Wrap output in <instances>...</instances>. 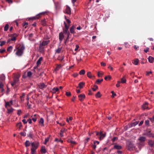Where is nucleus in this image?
<instances>
[{"label":"nucleus","instance_id":"1","mask_svg":"<svg viewBox=\"0 0 154 154\" xmlns=\"http://www.w3.org/2000/svg\"><path fill=\"white\" fill-rule=\"evenodd\" d=\"M25 49V47L23 45H20V47L17 48L15 54L18 57H21L23 54Z\"/></svg>","mask_w":154,"mask_h":154},{"label":"nucleus","instance_id":"2","mask_svg":"<svg viewBox=\"0 0 154 154\" xmlns=\"http://www.w3.org/2000/svg\"><path fill=\"white\" fill-rule=\"evenodd\" d=\"M126 147L128 150L130 151L133 150L134 148V145L130 141H128L126 143Z\"/></svg>","mask_w":154,"mask_h":154},{"label":"nucleus","instance_id":"3","mask_svg":"<svg viewBox=\"0 0 154 154\" xmlns=\"http://www.w3.org/2000/svg\"><path fill=\"white\" fill-rule=\"evenodd\" d=\"M45 13L46 12H45L40 13L39 14H37L35 16L31 18V19L32 20H35L36 19H38L41 17V16L42 15H44Z\"/></svg>","mask_w":154,"mask_h":154},{"label":"nucleus","instance_id":"4","mask_svg":"<svg viewBox=\"0 0 154 154\" xmlns=\"http://www.w3.org/2000/svg\"><path fill=\"white\" fill-rule=\"evenodd\" d=\"M31 145L32 147V148L37 149L39 146V143L38 142L35 141L32 143Z\"/></svg>","mask_w":154,"mask_h":154},{"label":"nucleus","instance_id":"5","mask_svg":"<svg viewBox=\"0 0 154 154\" xmlns=\"http://www.w3.org/2000/svg\"><path fill=\"white\" fill-rule=\"evenodd\" d=\"M18 36V35L16 33H14L11 34V40L12 41H15L16 39V37Z\"/></svg>","mask_w":154,"mask_h":154},{"label":"nucleus","instance_id":"6","mask_svg":"<svg viewBox=\"0 0 154 154\" xmlns=\"http://www.w3.org/2000/svg\"><path fill=\"white\" fill-rule=\"evenodd\" d=\"M50 40L43 41L42 43H40V44L44 46L46 45L50 42Z\"/></svg>","mask_w":154,"mask_h":154},{"label":"nucleus","instance_id":"7","mask_svg":"<svg viewBox=\"0 0 154 154\" xmlns=\"http://www.w3.org/2000/svg\"><path fill=\"white\" fill-rule=\"evenodd\" d=\"M106 136V133H103L101 131L99 137V140H103Z\"/></svg>","mask_w":154,"mask_h":154},{"label":"nucleus","instance_id":"8","mask_svg":"<svg viewBox=\"0 0 154 154\" xmlns=\"http://www.w3.org/2000/svg\"><path fill=\"white\" fill-rule=\"evenodd\" d=\"M76 28L73 25L70 28V32L72 34L75 33V30Z\"/></svg>","mask_w":154,"mask_h":154},{"label":"nucleus","instance_id":"9","mask_svg":"<svg viewBox=\"0 0 154 154\" xmlns=\"http://www.w3.org/2000/svg\"><path fill=\"white\" fill-rule=\"evenodd\" d=\"M65 13L68 14H71V9L69 6H66Z\"/></svg>","mask_w":154,"mask_h":154},{"label":"nucleus","instance_id":"10","mask_svg":"<svg viewBox=\"0 0 154 154\" xmlns=\"http://www.w3.org/2000/svg\"><path fill=\"white\" fill-rule=\"evenodd\" d=\"M64 37L63 33L62 32H60L59 34V39L60 42H61Z\"/></svg>","mask_w":154,"mask_h":154},{"label":"nucleus","instance_id":"11","mask_svg":"<svg viewBox=\"0 0 154 154\" xmlns=\"http://www.w3.org/2000/svg\"><path fill=\"white\" fill-rule=\"evenodd\" d=\"M72 138H69L67 140L68 142L71 143V144L75 145L76 144V143L75 141H73L72 140Z\"/></svg>","mask_w":154,"mask_h":154},{"label":"nucleus","instance_id":"12","mask_svg":"<svg viewBox=\"0 0 154 154\" xmlns=\"http://www.w3.org/2000/svg\"><path fill=\"white\" fill-rule=\"evenodd\" d=\"M52 93L57 94L59 92V89L57 88H54L52 90Z\"/></svg>","mask_w":154,"mask_h":154},{"label":"nucleus","instance_id":"13","mask_svg":"<svg viewBox=\"0 0 154 154\" xmlns=\"http://www.w3.org/2000/svg\"><path fill=\"white\" fill-rule=\"evenodd\" d=\"M39 50L40 53H43L44 50V48L40 44L39 45Z\"/></svg>","mask_w":154,"mask_h":154},{"label":"nucleus","instance_id":"14","mask_svg":"<svg viewBox=\"0 0 154 154\" xmlns=\"http://www.w3.org/2000/svg\"><path fill=\"white\" fill-rule=\"evenodd\" d=\"M122 147L120 145H117L116 144L114 146L113 148L116 149H122Z\"/></svg>","mask_w":154,"mask_h":154},{"label":"nucleus","instance_id":"15","mask_svg":"<svg viewBox=\"0 0 154 154\" xmlns=\"http://www.w3.org/2000/svg\"><path fill=\"white\" fill-rule=\"evenodd\" d=\"M6 108L7 109V112L8 114H10L14 110V109L12 107L11 108Z\"/></svg>","mask_w":154,"mask_h":154},{"label":"nucleus","instance_id":"16","mask_svg":"<svg viewBox=\"0 0 154 154\" xmlns=\"http://www.w3.org/2000/svg\"><path fill=\"white\" fill-rule=\"evenodd\" d=\"M38 116L37 114H34V115L33 117L32 118V120L34 122H35L37 119V118Z\"/></svg>","mask_w":154,"mask_h":154},{"label":"nucleus","instance_id":"17","mask_svg":"<svg viewBox=\"0 0 154 154\" xmlns=\"http://www.w3.org/2000/svg\"><path fill=\"white\" fill-rule=\"evenodd\" d=\"M44 120L43 118H41L39 120V123L40 124H41V126H44Z\"/></svg>","mask_w":154,"mask_h":154},{"label":"nucleus","instance_id":"18","mask_svg":"<svg viewBox=\"0 0 154 154\" xmlns=\"http://www.w3.org/2000/svg\"><path fill=\"white\" fill-rule=\"evenodd\" d=\"M148 144L151 147L154 146V141L152 140H149L148 141Z\"/></svg>","mask_w":154,"mask_h":154},{"label":"nucleus","instance_id":"19","mask_svg":"<svg viewBox=\"0 0 154 154\" xmlns=\"http://www.w3.org/2000/svg\"><path fill=\"white\" fill-rule=\"evenodd\" d=\"M42 57H40L38 60H37L36 64L37 66H38L39 65L41 64V62L42 60Z\"/></svg>","mask_w":154,"mask_h":154},{"label":"nucleus","instance_id":"20","mask_svg":"<svg viewBox=\"0 0 154 154\" xmlns=\"http://www.w3.org/2000/svg\"><path fill=\"white\" fill-rule=\"evenodd\" d=\"M39 87L40 89H42L46 86L44 83H41L39 85Z\"/></svg>","mask_w":154,"mask_h":154},{"label":"nucleus","instance_id":"21","mask_svg":"<svg viewBox=\"0 0 154 154\" xmlns=\"http://www.w3.org/2000/svg\"><path fill=\"white\" fill-rule=\"evenodd\" d=\"M85 83L84 82H82L79 83V87L80 88L82 89L84 85H85Z\"/></svg>","mask_w":154,"mask_h":154},{"label":"nucleus","instance_id":"22","mask_svg":"<svg viewBox=\"0 0 154 154\" xmlns=\"http://www.w3.org/2000/svg\"><path fill=\"white\" fill-rule=\"evenodd\" d=\"M36 149H37L32 147L31 149V154H35L36 153Z\"/></svg>","mask_w":154,"mask_h":154},{"label":"nucleus","instance_id":"23","mask_svg":"<svg viewBox=\"0 0 154 154\" xmlns=\"http://www.w3.org/2000/svg\"><path fill=\"white\" fill-rule=\"evenodd\" d=\"M11 105L9 101L5 102V107L6 108H8V106L10 107Z\"/></svg>","mask_w":154,"mask_h":154},{"label":"nucleus","instance_id":"24","mask_svg":"<svg viewBox=\"0 0 154 154\" xmlns=\"http://www.w3.org/2000/svg\"><path fill=\"white\" fill-rule=\"evenodd\" d=\"M16 126L19 129H21V128L22 127V124L21 122H20L17 123L16 124Z\"/></svg>","mask_w":154,"mask_h":154},{"label":"nucleus","instance_id":"25","mask_svg":"<svg viewBox=\"0 0 154 154\" xmlns=\"http://www.w3.org/2000/svg\"><path fill=\"white\" fill-rule=\"evenodd\" d=\"M46 150L45 148V147L44 146V147H42V149H41V152L42 153H45L46 152Z\"/></svg>","mask_w":154,"mask_h":154},{"label":"nucleus","instance_id":"26","mask_svg":"<svg viewBox=\"0 0 154 154\" xmlns=\"http://www.w3.org/2000/svg\"><path fill=\"white\" fill-rule=\"evenodd\" d=\"M41 24L43 26H45L46 25V21L45 19H44L41 21Z\"/></svg>","mask_w":154,"mask_h":154},{"label":"nucleus","instance_id":"27","mask_svg":"<svg viewBox=\"0 0 154 154\" xmlns=\"http://www.w3.org/2000/svg\"><path fill=\"white\" fill-rule=\"evenodd\" d=\"M87 76L90 78H91L93 77L92 76L91 72H87ZM93 77H94V78H95V77L94 76H93Z\"/></svg>","mask_w":154,"mask_h":154},{"label":"nucleus","instance_id":"28","mask_svg":"<svg viewBox=\"0 0 154 154\" xmlns=\"http://www.w3.org/2000/svg\"><path fill=\"white\" fill-rule=\"evenodd\" d=\"M103 79H97L95 82V83L99 85L101 83L103 82Z\"/></svg>","mask_w":154,"mask_h":154},{"label":"nucleus","instance_id":"29","mask_svg":"<svg viewBox=\"0 0 154 154\" xmlns=\"http://www.w3.org/2000/svg\"><path fill=\"white\" fill-rule=\"evenodd\" d=\"M146 138L143 137H141L139 139V140L141 142H144Z\"/></svg>","mask_w":154,"mask_h":154},{"label":"nucleus","instance_id":"30","mask_svg":"<svg viewBox=\"0 0 154 154\" xmlns=\"http://www.w3.org/2000/svg\"><path fill=\"white\" fill-rule=\"evenodd\" d=\"M154 60V58L151 56H150L148 58L149 61L150 63H152Z\"/></svg>","mask_w":154,"mask_h":154},{"label":"nucleus","instance_id":"31","mask_svg":"<svg viewBox=\"0 0 154 154\" xmlns=\"http://www.w3.org/2000/svg\"><path fill=\"white\" fill-rule=\"evenodd\" d=\"M19 77L18 76H16L15 78H14V82H16V83L17 82L19 81Z\"/></svg>","mask_w":154,"mask_h":154},{"label":"nucleus","instance_id":"32","mask_svg":"<svg viewBox=\"0 0 154 154\" xmlns=\"http://www.w3.org/2000/svg\"><path fill=\"white\" fill-rule=\"evenodd\" d=\"M5 76L3 74H2L0 75V80L1 81H3L5 79Z\"/></svg>","mask_w":154,"mask_h":154},{"label":"nucleus","instance_id":"33","mask_svg":"<svg viewBox=\"0 0 154 154\" xmlns=\"http://www.w3.org/2000/svg\"><path fill=\"white\" fill-rule=\"evenodd\" d=\"M139 62V60L138 59H136L134 60V62L133 63L135 65H137Z\"/></svg>","mask_w":154,"mask_h":154},{"label":"nucleus","instance_id":"34","mask_svg":"<svg viewBox=\"0 0 154 154\" xmlns=\"http://www.w3.org/2000/svg\"><path fill=\"white\" fill-rule=\"evenodd\" d=\"M62 48H59L55 50L56 53H57L58 54L60 53L62 50Z\"/></svg>","mask_w":154,"mask_h":154},{"label":"nucleus","instance_id":"35","mask_svg":"<svg viewBox=\"0 0 154 154\" xmlns=\"http://www.w3.org/2000/svg\"><path fill=\"white\" fill-rule=\"evenodd\" d=\"M30 143L29 140H26L25 143V146L26 147L29 146Z\"/></svg>","mask_w":154,"mask_h":154},{"label":"nucleus","instance_id":"36","mask_svg":"<svg viewBox=\"0 0 154 154\" xmlns=\"http://www.w3.org/2000/svg\"><path fill=\"white\" fill-rule=\"evenodd\" d=\"M145 124L146 126H149V120L148 119L146 120L145 122Z\"/></svg>","mask_w":154,"mask_h":154},{"label":"nucleus","instance_id":"37","mask_svg":"<svg viewBox=\"0 0 154 154\" xmlns=\"http://www.w3.org/2000/svg\"><path fill=\"white\" fill-rule=\"evenodd\" d=\"M138 123H139L138 121H137L135 122H133L131 124V126H130V127H132V126H136V125H137V124H138Z\"/></svg>","mask_w":154,"mask_h":154},{"label":"nucleus","instance_id":"38","mask_svg":"<svg viewBox=\"0 0 154 154\" xmlns=\"http://www.w3.org/2000/svg\"><path fill=\"white\" fill-rule=\"evenodd\" d=\"M103 75V73L101 72H98L97 73V76L100 77H102Z\"/></svg>","mask_w":154,"mask_h":154},{"label":"nucleus","instance_id":"39","mask_svg":"<svg viewBox=\"0 0 154 154\" xmlns=\"http://www.w3.org/2000/svg\"><path fill=\"white\" fill-rule=\"evenodd\" d=\"M68 32H69V31H68V29H63V34L64 33L66 35L67 33H68Z\"/></svg>","mask_w":154,"mask_h":154},{"label":"nucleus","instance_id":"40","mask_svg":"<svg viewBox=\"0 0 154 154\" xmlns=\"http://www.w3.org/2000/svg\"><path fill=\"white\" fill-rule=\"evenodd\" d=\"M98 88V86L96 85H95L94 86V87H92V89L93 91H95Z\"/></svg>","mask_w":154,"mask_h":154},{"label":"nucleus","instance_id":"41","mask_svg":"<svg viewBox=\"0 0 154 154\" xmlns=\"http://www.w3.org/2000/svg\"><path fill=\"white\" fill-rule=\"evenodd\" d=\"M64 25H65V29H68L69 28V25H67L66 22H64Z\"/></svg>","mask_w":154,"mask_h":154},{"label":"nucleus","instance_id":"42","mask_svg":"<svg viewBox=\"0 0 154 154\" xmlns=\"http://www.w3.org/2000/svg\"><path fill=\"white\" fill-rule=\"evenodd\" d=\"M85 70L84 69H82L79 72V74L80 75H83L85 74Z\"/></svg>","mask_w":154,"mask_h":154},{"label":"nucleus","instance_id":"43","mask_svg":"<svg viewBox=\"0 0 154 154\" xmlns=\"http://www.w3.org/2000/svg\"><path fill=\"white\" fill-rule=\"evenodd\" d=\"M9 28V25L8 24H6L5 26L4 30L5 31H7Z\"/></svg>","mask_w":154,"mask_h":154},{"label":"nucleus","instance_id":"44","mask_svg":"<svg viewBox=\"0 0 154 154\" xmlns=\"http://www.w3.org/2000/svg\"><path fill=\"white\" fill-rule=\"evenodd\" d=\"M33 36V34L32 33H31L29 34V39L30 41H32L33 39L32 38V37Z\"/></svg>","mask_w":154,"mask_h":154},{"label":"nucleus","instance_id":"45","mask_svg":"<svg viewBox=\"0 0 154 154\" xmlns=\"http://www.w3.org/2000/svg\"><path fill=\"white\" fill-rule=\"evenodd\" d=\"M12 49L13 47L11 46L8 48L7 51L8 52H11L12 50Z\"/></svg>","mask_w":154,"mask_h":154},{"label":"nucleus","instance_id":"46","mask_svg":"<svg viewBox=\"0 0 154 154\" xmlns=\"http://www.w3.org/2000/svg\"><path fill=\"white\" fill-rule=\"evenodd\" d=\"M72 119V118L71 117H69V118H67L66 119V121L68 123H69V121H71Z\"/></svg>","mask_w":154,"mask_h":154},{"label":"nucleus","instance_id":"47","mask_svg":"<svg viewBox=\"0 0 154 154\" xmlns=\"http://www.w3.org/2000/svg\"><path fill=\"white\" fill-rule=\"evenodd\" d=\"M67 35V37L66 39V40H68L69 38L71 37V35L70 34V32H68V33L66 34Z\"/></svg>","mask_w":154,"mask_h":154},{"label":"nucleus","instance_id":"48","mask_svg":"<svg viewBox=\"0 0 154 154\" xmlns=\"http://www.w3.org/2000/svg\"><path fill=\"white\" fill-rule=\"evenodd\" d=\"M126 79L124 78V77H123V78H122L121 79V82L122 83H125L126 82Z\"/></svg>","mask_w":154,"mask_h":154},{"label":"nucleus","instance_id":"49","mask_svg":"<svg viewBox=\"0 0 154 154\" xmlns=\"http://www.w3.org/2000/svg\"><path fill=\"white\" fill-rule=\"evenodd\" d=\"M27 136L30 138H32L33 136V134L31 132H30L29 133V134H27Z\"/></svg>","mask_w":154,"mask_h":154},{"label":"nucleus","instance_id":"50","mask_svg":"<svg viewBox=\"0 0 154 154\" xmlns=\"http://www.w3.org/2000/svg\"><path fill=\"white\" fill-rule=\"evenodd\" d=\"M67 130L66 128H62L60 130V132L62 133H64Z\"/></svg>","mask_w":154,"mask_h":154},{"label":"nucleus","instance_id":"51","mask_svg":"<svg viewBox=\"0 0 154 154\" xmlns=\"http://www.w3.org/2000/svg\"><path fill=\"white\" fill-rule=\"evenodd\" d=\"M50 137L46 138L45 139V142L44 143L45 144H46L48 142L49 140Z\"/></svg>","mask_w":154,"mask_h":154},{"label":"nucleus","instance_id":"52","mask_svg":"<svg viewBox=\"0 0 154 154\" xmlns=\"http://www.w3.org/2000/svg\"><path fill=\"white\" fill-rule=\"evenodd\" d=\"M149 119L152 123H154V116H153L152 118H149Z\"/></svg>","mask_w":154,"mask_h":154},{"label":"nucleus","instance_id":"53","mask_svg":"<svg viewBox=\"0 0 154 154\" xmlns=\"http://www.w3.org/2000/svg\"><path fill=\"white\" fill-rule=\"evenodd\" d=\"M0 42L1 43L0 44V46H2L3 45H5L6 42L5 41H0Z\"/></svg>","mask_w":154,"mask_h":154},{"label":"nucleus","instance_id":"54","mask_svg":"<svg viewBox=\"0 0 154 154\" xmlns=\"http://www.w3.org/2000/svg\"><path fill=\"white\" fill-rule=\"evenodd\" d=\"M85 97H79V99L81 101H82L85 99Z\"/></svg>","mask_w":154,"mask_h":154},{"label":"nucleus","instance_id":"55","mask_svg":"<svg viewBox=\"0 0 154 154\" xmlns=\"http://www.w3.org/2000/svg\"><path fill=\"white\" fill-rule=\"evenodd\" d=\"M32 74V73L31 71H29L27 72V75L28 77H30Z\"/></svg>","mask_w":154,"mask_h":154},{"label":"nucleus","instance_id":"56","mask_svg":"<svg viewBox=\"0 0 154 154\" xmlns=\"http://www.w3.org/2000/svg\"><path fill=\"white\" fill-rule=\"evenodd\" d=\"M111 77L110 76L108 75V76H106L104 78V79L105 80H106L107 79H108L109 80L111 79Z\"/></svg>","mask_w":154,"mask_h":154},{"label":"nucleus","instance_id":"57","mask_svg":"<svg viewBox=\"0 0 154 154\" xmlns=\"http://www.w3.org/2000/svg\"><path fill=\"white\" fill-rule=\"evenodd\" d=\"M26 133L24 132H21L20 133V134L24 137L26 136Z\"/></svg>","mask_w":154,"mask_h":154},{"label":"nucleus","instance_id":"58","mask_svg":"<svg viewBox=\"0 0 154 154\" xmlns=\"http://www.w3.org/2000/svg\"><path fill=\"white\" fill-rule=\"evenodd\" d=\"M22 112L21 110L20 109L18 110H17V114L19 116H20V115L21 113Z\"/></svg>","mask_w":154,"mask_h":154},{"label":"nucleus","instance_id":"59","mask_svg":"<svg viewBox=\"0 0 154 154\" xmlns=\"http://www.w3.org/2000/svg\"><path fill=\"white\" fill-rule=\"evenodd\" d=\"M89 92L88 93V95H93L92 92L91 90H89L88 91Z\"/></svg>","mask_w":154,"mask_h":154},{"label":"nucleus","instance_id":"60","mask_svg":"<svg viewBox=\"0 0 154 154\" xmlns=\"http://www.w3.org/2000/svg\"><path fill=\"white\" fill-rule=\"evenodd\" d=\"M95 96H101L100 92L98 91L95 95Z\"/></svg>","mask_w":154,"mask_h":154},{"label":"nucleus","instance_id":"61","mask_svg":"<svg viewBox=\"0 0 154 154\" xmlns=\"http://www.w3.org/2000/svg\"><path fill=\"white\" fill-rule=\"evenodd\" d=\"M66 95L67 96H70L71 95V94L70 92H66Z\"/></svg>","mask_w":154,"mask_h":154},{"label":"nucleus","instance_id":"62","mask_svg":"<svg viewBox=\"0 0 154 154\" xmlns=\"http://www.w3.org/2000/svg\"><path fill=\"white\" fill-rule=\"evenodd\" d=\"M142 107L144 109H146L148 108L147 106L146 105H145V104H143V105Z\"/></svg>","mask_w":154,"mask_h":154},{"label":"nucleus","instance_id":"63","mask_svg":"<svg viewBox=\"0 0 154 154\" xmlns=\"http://www.w3.org/2000/svg\"><path fill=\"white\" fill-rule=\"evenodd\" d=\"M28 122L29 123L31 124L32 123V119H29L27 120V122Z\"/></svg>","mask_w":154,"mask_h":154},{"label":"nucleus","instance_id":"64","mask_svg":"<svg viewBox=\"0 0 154 154\" xmlns=\"http://www.w3.org/2000/svg\"><path fill=\"white\" fill-rule=\"evenodd\" d=\"M152 73V72L151 71L150 72H146V75L147 76H149L150 74Z\"/></svg>","mask_w":154,"mask_h":154}]
</instances>
